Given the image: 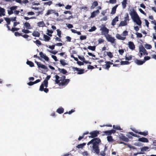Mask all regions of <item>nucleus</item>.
<instances>
[{
	"instance_id": "f257e3e1",
	"label": "nucleus",
	"mask_w": 156,
	"mask_h": 156,
	"mask_svg": "<svg viewBox=\"0 0 156 156\" xmlns=\"http://www.w3.org/2000/svg\"><path fill=\"white\" fill-rule=\"evenodd\" d=\"M55 81L56 84H58L59 86H66L70 81L69 79H66V76H62L60 77L57 75H55Z\"/></svg>"
},
{
	"instance_id": "f03ea898",
	"label": "nucleus",
	"mask_w": 156,
	"mask_h": 156,
	"mask_svg": "<svg viewBox=\"0 0 156 156\" xmlns=\"http://www.w3.org/2000/svg\"><path fill=\"white\" fill-rule=\"evenodd\" d=\"M51 76L48 75L47 76L45 79L44 80L40 86L39 90L40 91H44L45 93H47L49 91L47 87H48V80L50 78Z\"/></svg>"
},
{
	"instance_id": "7ed1b4c3",
	"label": "nucleus",
	"mask_w": 156,
	"mask_h": 156,
	"mask_svg": "<svg viewBox=\"0 0 156 156\" xmlns=\"http://www.w3.org/2000/svg\"><path fill=\"white\" fill-rule=\"evenodd\" d=\"M17 8V6H13L11 7L10 8V10H8V13L9 15H11L13 13L16 15H18L19 14L20 11L19 10H16Z\"/></svg>"
},
{
	"instance_id": "20e7f679",
	"label": "nucleus",
	"mask_w": 156,
	"mask_h": 156,
	"mask_svg": "<svg viewBox=\"0 0 156 156\" xmlns=\"http://www.w3.org/2000/svg\"><path fill=\"white\" fill-rule=\"evenodd\" d=\"M101 141L99 138H95L91 140L87 144L88 145L92 144L93 145L98 146V144L101 142Z\"/></svg>"
},
{
	"instance_id": "39448f33",
	"label": "nucleus",
	"mask_w": 156,
	"mask_h": 156,
	"mask_svg": "<svg viewBox=\"0 0 156 156\" xmlns=\"http://www.w3.org/2000/svg\"><path fill=\"white\" fill-rule=\"evenodd\" d=\"M105 36L108 42H111L112 44H115V39L114 37H112L109 34L105 35Z\"/></svg>"
},
{
	"instance_id": "423d86ee",
	"label": "nucleus",
	"mask_w": 156,
	"mask_h": 156,
	"mask_svg": "<svg viewBox=\"0 0 156 156\" xmlns=\"http://www.w3.org/2000/svg\"><path fill=\"white\" fill-rule=\"evenodd\" d=\"M72 69L74 71H77V74L80 75L83 74L84 73V69H80L74 67H72Z\"/></svg>"
},
{
	"instance_id": "0eeeda50",
	"label": "nucleus",
	"mask_w": 156,
	"mask_h": 156,
	"mask_svg": "<svg viewBox=\"0 0 156 156\" xmlns=\"http://www.w3.org/2000/svg\"><path fill=\"white\" fill-rule=\"evenodd\" d=\"M89 134L91 136H89V137L94 138L98 136V134H99V132L98 130L93 131L90 132Z\"/></svg>"
},
{
	"instance_id": "6e6552de",
	"label": "nucleus",
	"mask_w": 156,
	"mask_h": 156,
	"mask_svg": "<svg viewBox=\"0 0 156 156\" xmlns=\"http://www.w3.org/2000/svg\"><path fill=\"white\" fill-rule=\"evenodd\" d=\"M102 27L101 28L100 30L102 31V34L105 35L106 34H107L109 32V30L105 26L102 25Z\"/></svg>"
},
{
	"instance_id": "1a4fd4ad",
	"label": "nucleus",
	"mask_w": 156,
	"mask_h": 156,
	"mask_svg": "<svg viewBox=\"0 0 156 156\" xmlns=\"http://www.w3.org/2000/svg\"><path fill=\"white\" fill-rule=\"evenodd\" d=\"M132 10L133 11L130 12L129 13L131 16L132 19L133 20L139 16L134 9H133Z\"/></svg>"
},
{
	"instance_id": "9d476101",
	"label": "nucleus",
	"mask_w": 156,
	"mask_h": 156,
	"mask_svg": "<svg viewBox=\"0 0 156 156\" xmlns=\"http://www.w3.org/2000/svg\"><path fill=\"white\" fill-rule=\"evenodd\" d=\"M133 20L134 22L136 23L137 25L140 26V27H141L142 21L140 19V17H139V16L137 17L136 18H135L134 19H133Z\"/></svg>"
},
{
	"instance_id": "9b49d317",
	"label": "nucleus",
	"mask_w": 156,
	"mask_h": 156,
	"mask_svg": "<svg viewBox=\"0 0 156 156\" xmlns=\"http://www.w3.org/2000/svg\"><path fill=\"white\" fill-rule=\"evenodd\" d=\"M128 47L129 49L133 50H134L135 48V45L133 43L132 41L128 42Z\"/></svg>"
},
{
	"instance_id": "f8f14e48",
	"label": "nucleus",
	"mask_w": 156,
	"mask_h": 156,
	"mask_svg": "<svg viewBox=\"0 0 156 156\" xmlns=\"http://www.w3.org/2000/svg\"><path fill=\"white\" fill-rule=\"evenodd\" d=\"M100 13L99 10L98 9L94 11L91 13L90 18H93L96 16Z\"/></svg>"
},
{
	"instance_id": "ddd939ff",
	"label": "nucleus",
	"mask_w": 156,
	"mask_h": 156,
	"mask_svg": "<svg viewBox=\"0 0 156 156\" xmlns=\"http://www.w3.org/2000/svg\"><path fill=\"white\" fill-rule=\"evenodd\" d=\"M40 57L44 58L46 61H49V58L46 55L44 54L42 52H40L39 53Z\"/></svg>"
},
{
	"instance_id": "4468645a",
	"label": "nucleus",
	"mask_w": 156,
	"mask_h": 156,
	"mask_svg": "<svg viewBox=\"0 0 156 156\" xmlns=\"http://www.w3.org/2000/svg\"><path fill=\"white\" fill-rule=\"evenodd\" d=\"M120 140H122L124 141L128 142L129 141V140L128 138L124 136L123 134H122L121 136L119 137Z\"/></svg>"
},
{
	"instance_id": "2eb2a0df",
	"label": "nucleus",
	"mask_w": 156,
	"mask_h": 156,
	"mask_svg": "<svg viewBox=\"0 0 156 156\" xmlns=\"http://www.w3.org/2000/svg\"><path fill=\"white\" fill-rule=\"evenodd\" d=\"M119 21V17L116 16L112 21L111 24L112 26H114L116 25V23Z\"/></svg>"
},
{
	"instance_id": "dca6fc26",
	"label": "nucleus",
	"mask_w": 156,
	"mask_h": 156,
	"mask_svg": "<svg viewBox=\"0 0 156 156\" xmlns=\"http://www.w3.org/2000/svg\"><path fill=\"white\" fill-rule=\"evenodd\" d=\"M135 62L138 65H141L144 63V61H141L140 60L136 59L134 60Z\"/></svg>"
},
{
	"instance_id": "f3484780",
	"label": "nucleus",
	"mask_w": 156,
	"mask_h": 156,
	"mask_svg": "<svg viewBox=\"0 0 156 156\" xmlns=\"http://www.w3.org/2000/svg\"><path fill=\"white\" fill-rule=\"evenodd\" d=\"M138 140L144 143H148L149 142V140L147 138L144 137L139 138Z\"/></svg>"
},
{
	"instance_id": "a211bd4d",
	"label": "nucleus",
	"mask_w": 156,
	"mask_h": 156,
	"mask_svg": "<svg viewBox=\"0 0 156 156\" xmlns=\"http://www.w3.org/2000/svg\"><path fill=\"white\" fill-rule=\"evenodd\" d=\"M64 109L62 107H60L56 110V112L59 114H61L64 112Z\"/></svg>"
},
{
	"instance_id": "6ab92c4d",
	"label": "nucleus",
	"mask_w": 156,
	"mask_h": 156,
	"mask_svg": "<svg viewBox=\"0 0 156 156\" xmlns=\"http://www.w3.org/2000/svg\"><path fill=\"white\" fill-rule=\"evenodd\" d=\"M93 148L95 152L97 154H98L99 152V150L98 149V146L93 145Z\"/></svg>"
},
{
	"instance_id": "aec40b11",
	"label": "nucleus",
	"mask_w": 156,
	"mask_h": 156,
	"mask_svg": "<svg viewBox=\"0 0 156 156\" xmlns=\"http://www.w3.org/2000/svg\"><path fill=\"white\" fill-rule=\"evenodd\" d=\"M93 148L95 152L97 154H98L99 152V150L98 149V146L93 145Z\"/></svg>"
},
{
	"instance_id": "412c9836",
	"label": "nucleus",
	"mask_w": 156,
	"mask_h": 156,
	"mask_svg": "<svg viewBox=\"0 0 156 156\" xmlns=\"http://www.w3.org/2000/svg\"><path fill=\"white\" fill-rule=\"evenodd\" d=\"M98 5V3L97 1H94L90 7L91 9H93L95 7Z\"/></svg>"
},
{
	"instance_id": "4be33fe9",
	"label": "nucleus",
	"mask_w": 156,
	"mask_h": 156,
	"mask_svg": "<svg viewBox=\"0 0 156 156\" xmlns=\"http://www.w3.org/2000/svg\"><path fill=\"white\" fill-rule=\"evenodd\" d=\"M116 37L118 39L122 40H124L126 39V37H122L119 34H117Z\"/></svg>"
},
{
	"instance_id": "5701e85b",
	"label": "nucleus",
	"mask_w": 156,
	"mask_h": 156,
	"mask_svg": "<svg viewBox=\"0 0 156 156\" xmlns=\"http://www.w3.org/2000/svg\"><path fill=\"white\" fill-rule=\"evenodd\" d=\"M24 27H25L27 29H31V26L30 24L27 22H26L24 24Z\"/></svg>"
},
{
	"instance_id": "b1692460",
	"label": "nucleus",
	"mask_w": 156,
	"mask_h": 156,
	"mask_svg": "<svg viewBox=\"0 0 156 156\" xmlns=\"http://www.w3.org/2000/svg\"><path fill=\"white\" fill-rule=\"evenodd\" d=\"M118 5H116L112 8L111 13V14H114L115 13L116 8L118 7Z\"/></svg>"
},
{
	"instance_id": "393cba45",
	"label": "nucleus",
	"mask_w": 156,
	"mask_h": 156,
	"mask_svg": "<svg viewBox=\"0 0 156 156\" xmlns=\"http://www.w3.org/2000/svg\"><path fill=\"white\" fill-rule=\"evenodd\" d=\"M32 35L34 37H39L40 34L38 32L34 31L33 32Z\"/></svg>"
},
{
	"instance_id": "a878e982",
	"label": "nucleus",
	"mask_w": 156,
	"mask_h": 156,
	"mask_svg": "<svg viewBox=\"0 0 156 156\" xmlns=\"http://www.w3.org/2000/svg\"><path fill=\"white\" fill-rule=\"evenodd\" d=\"M58 70L60 72L63 74H65L67 73V71L66 70L64 69H60L58 68Z\"/></svg>"
},
{
	"instance_id": "bb28decb",
	"label": "nucleus",
	"mask_w": 156,
	"mask_h": 156,
	"mask_svg": "<svg viewBox=\"0 0 156 156\" xmlns=\"http://www.w3.org/2000/svg\"><path fill=\"white\" fill-rule=\"evenodd\" d=\"M127 0H123L122 2V7L124 9L126 7V5L127 4Z\"/></svg>"
},
{
	"instance_id": "cd10ccee",
	"label": "nucleus",
	"mask_w": 156,
	"mask_h": 156,
	"mask_svg": "<svg viewBox=\"0 0 156 156\" xmlns=\"http://www.w3.org/2000/svg\"><path fill=\"white\" fill-rule=\"evenodd\" d=\"M127 22H125L124 21H121L119 25V27L121 26H124L127 25Z\"/></svg>"
},
{
	"instance_id": "c85d7f7f",
	"label": "nucleus",
	"mask_w": 156,
	"mask_h": 156,
	"mask_svg": "<svg viewBox=\"0 0 156 156\" xmlns=\"http://www.w3.org/2000/svg\"><path fill=\"white\" fill-rule=\"evenodd\" d=\"M0 16H2V15L3 16L5 15V10L3 8L0 7Z\"/></svg>"
},
{
	"instance_id": "c756f323",
	"label": "nucleus",
	"mask_w": 156,
	"mask_h": 156,
	"mask_svg": "<svg viewBox=\"0 0 156 156\" xmlns=\"http://www.w3.org/2000/svg\"><path fill=\"white\" fill-rule=\"evenodd\" d=\"M129 16L128 14V13H126L125 15V16L124 17V21L125 22H129Z\"/></svg>"
},
{
	"instance_id": "7c9ffc66",
	"label": "nucleus",
	"mask_w": 156,
	"mask_h": 156,
	"mask_svg": "<svg viewBox=\"0 0 156 156\" xmlns=\"http://www.w3.org/2000/svg\"><path fill=\"white\" fill-rule=\"evenodd\" d=\"M139 134L141 135H143L144 136H146L148 135V132L147 131H144L143 132H140L139 133Z\"/></svg>"
},
{
	"instance_id": "2f4dec72",
	"label": "nucleus",
	"mask_w": 156,
	"mask_h": 156,
	"mask_svg": "<svg viewBox=\"0 0 156 156\" xmlns=\"http://www.w3.org/2000/svg\"><path fill=\"white\" fill-rule=\"evenodd\" d=\"M4 19L7 22V24L6 25H9L10 24L11 20L10 18L7 17H5L4 18Z\"/></svg>"
},
{
	"instance_id": "473e14b6",
	"label": "nucleus",
	"mask_w": 156,
	"mask_h": 156,
	"mask_svg": "<svg viewBox=\"0 0 156 156\" xmlns=\"http://www.w3.org/2000/svg\"><path fill=\"white\" fill-rule=\"evenodd\" d=\"M26 63L31 67H33L34 66V63L31 61H27Z\"/></svg>"
},
{
	"instance_id": "72a5a7b5",
	"label": "nucleus",
	"mask_w": 156,
	"mask_h": 156,
	"mask_svg": "<svg viewBox=\"0 0 156 156\" xmlns=\"http://www.w3.org/2000/svg\"><path fill=\"white\" fill-rule=\"evenodd\" d=\"M44 41H48L51 39L50 37L45 34L44 35Z\"/></svg>"
},
{
	"instance_id": "f704fd0d",
	"label": "nucleus",
	"mask_w": 156,
	"mask_h": 156,
	"mask_svg": "<svg viewBox=\"0 0 156 156\" xmlns=\"http://www.w3.org/2000/svg\"><path fill=\"white\" fill-rule=\"evenodd\" d=\"M86 144V143H84L82 144H78L77 146L76 147L79 148H82L83 147L85 146Z\"/></svg>"
},
{
	"instance_id": "c9c22d12",
	"label": "nucleus",
	"mask_w": 156,
	"mask_h": 156,
	"mask_svg": "<svg viewBox=\"0 0 156 156\" xmlns=\"http://www.w3.org/2000/svg\"><path fill=\"white\" fill-rule=\"evenodd\" d=\"M130 63V62H128V61H121L120 62L121 65H128Z\"/></svg>"
},
{
	"instance_id": "e433bc0d",
	"label": "nucleus",
	"mask_w": 156,
	"mask_h": 156,
	"mask_svg": "<svg viewBox=\"0 0 156 156\" xmlns=\"http://www.w3.org/2000/svg\"><path fill=\"white\" fill-rule=\"evenodd\" d=\"M55 11V10L53 9L48 10L47 12L46 13V15H48L51 13H53Z\"/></svg>"
},
{
	"instance_id": "4c0bfd02",
	"label": "nucleus",
	"mask_w": 156,
	"mask_h": 156,
	"mask_svg": "<svg viewBox=\"0 0 156 156\" xmlns=\"http://www.w3.org/2000/svg\"><path fill=\"white\" fill-rule=\"evenodd\" d=\"M37 25L39 27H44L45 24L43 21H41L37 23Z\"/></svg>"
},
{
	"instance_id": "58836bf2",
	"label": "nucleus",
	"mask_w": 156,
	"mask_h": 156,
	"mask_svg": "<svg viewBox=\"0 0 156 156\" xmlns=\"http://www.w3.org/2000/svg\"><path fill=\"white\" fill-rule=\"evenodd\" d=\"M113 128L115 129L121 130H122L119 126H115L114 125L113 126Z\"/></svg>"
},
{
	"instance_id": "ea45409f",
	"label": "nucleus",
	"mask_w": 156,
	"mask_h": 156,
	"mask_svg": "<svg viewBox=\"0 0 156 156\" xmlns=\"http://www.w3.org/2000/svg\"><path fill=\"white\" fill-rule=\"evenodd\" d=\"M108 141L109 142H112L114 140L112 138V137L111 136H109L107 137Z\"/></svg>"
},
{
	"instance_id": "a19ab883",
	"label": "nucleus",
	"mask_w": 156,
	"mask_h": 156,
	"mask_svg": "<svg viewBox=\"0 0 156 156\" xmlns=\"http://www.w3.org/2000/svg\"><path fill=\"white\" fill-rule=\"evenodd\" d=\"M96 46H89L87 47V48L92 51H94L95 50Z\"/></svg>"
},
{
	"instance_id": "79ce46f5",
	"label": "nucleus",
	"mask_w": 156,
	"mask_h": 156,
	"mask_svg": "<svg viewBox=\"0 0 156 156\" xmlns=\"http://www.w3.org/2000/svg\"><path fill=\"white\" fill-rule=\"evenodd\" d=\"M125 59L127 61H129L131 60L133 58V56L132 55H130L128 56H127L126 55L125 56Z\"/></svg>"
},
{
	"instance_id": "37998d69",
	"label": "nucleus",
	"mask_w": 156,
	"mask_h": 156,
	"mask_svg": "<svg viewBox=\"0 0 156 156\" xmlns=\"http://www.w3.org/2000/svg\"><path fill=\"white\" fill-rule=\"evenodd\" d=\"M144 47L147 49H151L152 48V46L151 45L147 44H145Z\"/></svg>"
},
{
	"instance_id": "c03bdc74",
	"label": "nucleus",
	"mask_w": 156,
	"mask_h": 156,
	"mask_svg": "<svg viewBox=\"0 0 156 156\" xmlns=\"http://www.w3.org/2000/svg\"><path fill=\"white\" fill-rule=\"evenodd\" d=\"M22 31L26 34H28V33H31V32L30 31V30H26V29H23L22 30Z\"/></svg>"
},
{
	"instance_id": "a18cd8bd",
	"label": "nucleus",
	"mask_w": 156,
	"mask_h": 156,
	"mask_svg": "<svg viewBox=\"0 0 156 156\" xmlns=\"http://www.w3.org/2000/svg\"><path fill=\"white\" fill-rule=\"evenodd\" d=\"M75 111V110H74L73 109H71V111H69V112H65V113L64 114H63V116H64V115H65V114H68V113L69 114H71L72 113H73V112H74Z\"/></svg>"
},
{
	"instance_id": "49530a36",
	"label": "nucleus",
	"mask_w": 156,
	"mask_h": 156,
	"mask_svg": "<svg viewBox=\"0 0 156 156\" xmlns=\"http://www.w3.org/2000/svg\"><path fill=\"white\" fill-rule=\"evenodd\" d=\"M149 149V147H147L144 146L142 147L141 149V151H146Z\"/></svg>"
},
{
	"instance_id": "de8ad7c7",
	"label": "nucleus",
	"mask_w": 156,
	"mask_h": 156,
	"mask_svg": "<svg viewBox=\"0 0 156 156\" xmlns=\"http://www.w3.org/2000/svg\"><path fill=\"white\" fill-rule=\"evenodd\" d=\"M57 35L59 37H61V30H60L59 29H58L57 30Z\"/></svg>"
},
{
	"instance_id": "09e8293b",
	"label": "nucleus",
	"mask_w": 156,
	"mask_h": 156,
	"mask_svg": "<svg viewBox=\"0 0 156 156\" xmlns=\"http://www.w3.org/2000/svg\"><path fill=\"white\" fill-rule=\"evenodd\" d=\"M129 133L130 134V135H132L133 136H134L135 137H138V138H139L140 137L138 135H136V134L132 132H129Z\"/></svg>"
},
{
	"instance_id": "8fccbe9b",
	"label": "nucleus",
	"mask_w": 156,
	"mask_h": 156,
	"mask_svg": "<svg viewBox=\"0 0 156 156\" xmlns=\"http://www.w3.org/2000/svg\"><path fill=\"white\" fill-rule=\"evenodd\" d=\"M60 63L63 66H65L67 64L65 62V60H61L60 61Z\"/></svg>"
},
{
	"instance_id": "3c124183",
	"label": "nucleus",
	"mask_w": 156,
	"mask_h": 156,
	"mask_svg": "<svg viewBox=\"0 0 156 156\" xmlns=\"http://www.w3.org/2000/svg\"><path fill=\"white\" fill-rule=\"evenodd\" d=\"M103 133H105L106 135H110L111 134V130H107L103 132Z\"/></svg>"
},
{
	"instance_id": "603ef678",
	"label": "nucleus",
	"mask_w": 156,
	"mask_h": 156,
	"mask_svg": "<svg viewBox=\"0 0 156 156\" xmlns=\"http://www.w3.org/2000/svg\"><path fill=\"white\" fill-rule=\"evenodd\" d=\"M107 55L110 58L113 57V55L111 52H107Z\"/></svg>"
},
{
	"instance_id": "864d4df0",
	"label": "nucleus",
	"mask_w": 156,
	"mask_h": 156,
	"mask_svg": "<svg viewBox=\"0 0 156 156\" xmlns=\"http://www.w3.org/2000/svg\"><path fill=\"white\" fill-rule=\"evenodd\" d=\"M96 29V28L95 26H93L91 27V28L89 30V31L91 32L94 31Z\"/></svg>"
},
{
	"instance_id": "5fc2aeb1",
	"label": "nucleus",
	"mask_w": 156,
	"mask_h": 156,
	"mask_svg": "<svg viewBox=\"0 0 156 156\" xmlns=\"http://www.w3.org/2000/svg\"><path fill=\"white\" fill-rule=\"evenodd\" d=\"M145 49V48L143 46V45H141V46L139 48V51L143 52Z\"/></svg>"
},
{
	"instance_id": "6e6d98bb",
	"label": "nucleus",
	"mask_w": 156,
	"mask_h": 156,
	"mask_svg": "<svg viewBox=\"0 0 156 156\" xmlns=\"http://www.w3.org/2000/svg\"><path fill=\"white\" fill-rule=\"evenodd\" d=\"M151 59V57L149 56H146L144 57V62L147 60H148Z\"/></svg>"
},
{
	"instance_id": "4d7b16f0",
	"label": "nucleus",
	"mask_w": 156,
	"mask_h": 156,
	"mask_svg": "<svg viewBox=\"0 0 156 156\" xmlns=\"http://www.w3.org/2000/svg\"><path fill=\"white\" fill-rule=\"evenodd\" d=\"M20 29V28L16 27H12L11 29V31L14 32L16 31H18Z\"/></svg>"
},
{
	"instance_id": "13d9d810",
	"label": "nucleus",
	"mask_w": 156,
	"mask_h": 156,
	"mask_svg": "<svg viewBox=\"0 0 156 156\" xmlns=\"http://www.w3.org/2000/svg\"><path fill=\"white\" fill-rule=\"evenodd\" d=\"M87 37L85 35H81L80 36V39L81 40H84L86 39Z\"/></svg>"
},
{
	"instance_id": "bf43d9fd",
	"label": "nucleus",
	"mask_w": 156,
	"mask_h": 156,
	"mask_svg": "<svg viewBox=\"0 0 156 156\" xmlns=\"http://www.w3.org/2000/svg\"><path fill=\"white\" fill-rule=\"evenodd\" d=\"M35 63L37 64L38 67L39 68H41V66L42 65V64L41 63L38 62L37 61H35Z\"/></svg>"
},
{
	"instance_id": "052dcab7",
	"label": "nucleus",
	"mask_w": 156,
	"mask_h": 156,
	"mask_svg": "<svg viewBox=\"0 0 156 156\" xmlns=\"http://www.w3.org/2000/svg\"><path fill=\"white\" fill-rule=\"evenodd\" d=\"M122 35L126 36L128 35V32L126 30L124 31L122 34Z\"/></svg>"
},
{
	"instance_id": "680f3d73",
	"label": "nucleus",
	"mask_w": 156,
	"mask_h": 156,
	"mask_svg": "<svg viewBox=\"0 0 156 156\" xmlns=\"http://www.w3.org/2000/svg\"><path fill=\"white\" fill-rule=\"evenodd\" d=\"M137 37L139 38H141L142 37V35L141 34L137 32L136 34Z\"/></svg>"
},
{
	"instance_id": "e2e57ef3",
	"label": "nucleus",
	"mask_w": 156,
	"mask_h": 156,
	"mask_svg": "<svg viewBox=\"0 0 156 156\" xmlns=\"http://www.w3.org/2000/svg\"><path fill=\"white\" fill-rule=\"evenodd\" d=\"M52 4V2L51 1H49L48 2H44V5H47L49 6L50 5Z\"/></svg>"
},
{
	"instance_id": "0e129e2a",
	"label": "nucleus",
	"mask_w": 156,
	"mask_h": 156,
	"mask_svg": "<svg viewBox=\"0 0 156 156\" xmlns=\"http://www.w3.org/2000/svg\"><path fill=\"white\" fill-rule=\"evenodd\" d=\"M66 41L68 42H71V38L69 36H66Z\"/></svg>"
},
{
	"instance_id": "69168bd1",
	"label": "nucleus",
	"mask_w": 156,
	"mask_h": 156,
	"mask_svg": "<svg viewBox=\"0 0 156 156\" xmlns=\"http://www.w3.org/2000/svg\"><path fill=\"white\" fill-rule=\"evenodd\" d=\"M14 34L15 36H21L22 34L20 33H19L18 32H15Z\"/></svg>"
},
{
	"instance_id": "338daca9",
	"label": "nucleus",
	"mask_w": 156,
	"mask_h": 156,
	"mask_svg": "<svg viewBox=\"0 0 156 156\" xmlns=\"http://www.w3.org/2000/svg\"><path fill=\"white\" fill-rule=\"evenodd\" d=\"M34 42L37 45H41V41L38 40H37L36 41H34Z\"/></svg>"
},
{
	"instance_id": "774afa93",
	"label": "nucleus",
	"mask_w": 156,
	"mask_h": 156,
	"mask_svg": "<svg viewBox=\"0 0 156 156\" xmlns=\"http://www.w3.org/2000/svg\"><path fill=\"white\" fill-rule=\"evenodd\" d=\"M119 54L120 55H122L123 54L124 52V51L122 49H119Z\"/></svg>"
}]
</instances>
